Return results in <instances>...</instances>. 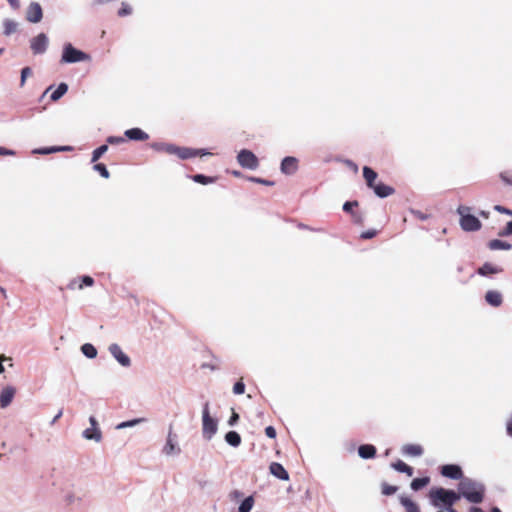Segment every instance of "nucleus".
Returning <instances> with one entry per match:
<instances>
[{
	"label": "nucleus",
	"instance_id": "nucleus-27",
	"mask_svg": "<svg viewBox=\"0 0 512 512\" xmlns=\"http://www.w3.org/2000/svg\"><path fill=\"white\" fill-rule=\"evenodd\" d=\"M488 247L491 250H510L512 245L506 241L494 239L489 242Z\"/></svg>",
	"mask_w": 512,
	"mask_h": 512
},
{
	"label": "nucleus",
	"instance_id": "nucleus-13",
	"mask_svg": "<svg viewBox=\"0 0 512 512\" xmlns=\"http://www.w3.org/2000/svg\"><path fill=\"white\" fill-rule=\"evenodd\" d=\"M15 393H16V389L13 387V386H5L1 393H0V407L1 408H6L8 407L14 396H15Z\"/></svg>",
	"mask_w": 512,
	"mask_h": 512
},
{
	"label": "nucleus",
	"instance_id": "nucleus-18",
	"mask_svg": "<svg viewBox=\"0 0 512 512\" xmlns=\"http://www.w3.org/2000/svg\"><path fill=\"white\" fill-rule=\"evenodd\" d=\"M270 473L277 477L278 479H281V480H288L289 479V474L288 472L285 470V468L280 464V463H277V462H273L270 464Z\"/></svg>",
	"mask_w": 512,
	"mask_h": 512
},
{
	"label": "nucleus",
	"instance_id": "nucleus-21",
	"mask_svg": "<svg viewBox=\"0 0 512 512\" xmlns=\"http://www.w3.org/2000/svg\"><path fill=\"white\" fill-rule=\"evenodd\" d=\"M485 299L490 305H492L494 307H498L502 303L501 293L498 291H494V290L488 291L485 295Z\"/></svg>",
	"mask_w": 512,
	"mask_h": 512
},
{
	"label": "nucleus",
	"instance_id": "nucleus-56",
	"mask_svg": "<svg viewBox=\"0 0 512 512\" xmlns=\"http://www.w3.org/2000/svg\"><path fill=\"white\" fill-rule=\"evenodd\" d=\"M3 360H10L11 361V358H6L5 356L1 355L0 356V373H3L4 372V366L2 364V361Z\"/></svg>",
	"mask_w": 512,
	"mask_h": 512
},
{
	"label": "nucleus",
	"instance_id": "nucleus-2",
	"mask_svg": "<svg viewBox=\"0 0 512 512\" xmlns=\"http://www.w3.org/2000/svg\"><path fill=\"white\" fill-rule=\"evenodd\" d=\"M458 489L460 497H464L471 503L478 504L483 501L485 488L480 482L463 478L459 483Z\"/></svg>",
	"mask_w": 512,
	"mask_h": 512
},
{
	"label": "nucleus",
	"instance_id": "nucleus-34",
	"mask_svg": "<svg viewBox=\"0 0 512 512\" xmlns=\"http://www.w3.org/2000/svg\"><path fill=\"white\" fill-rule=\"evenodd\" d=\"M81 351L89 359H94L97 356L96 348L90 343L83 344L81 346Z\"/></svg>",
	"mask_w": 512,
	"mask_h": 512
},
{
	"label": "nucleus",
	"instance_id": "nucleus-20",
	"mask_svg": "<svg viewBox=\"0 0 512 512\" xmlns=\"http://www.w3.org/2000/svg\"><path fill=\"white\" fill-rule=\"evenodd\" d=\"M176 145L166 142H154L151 144V148L157 152H164L166 154L173 155Z\"/></svg>",
	"mask_w": 512,
	"mask_h": 512
},
{
	"label": "nucleus",
	"instance_id": "nucleus-31",
	"mask_svg": "<svg viewBox=\"0 0 512 512\" xmlns=\"http://www.w3.org/2000/svg\"><path fill=\"white\" fill-rule=\"evenodd\" d=\"M392 467L398 472L406 473L408 476L413 475L412 467L408 466L406 463H404L401 460H398L397 462L393 463Z\"/></svg>",
	"mask_w": 512,
	"mask_h": 512
},
{
	"label": "nucleus",
	"instance_id": "nucleus-23",
	"mask_svg": "<svg viewBox=\"0 0 512 512\" xmlns=\"http://www.w3.org/2000/svg\"><path fill=\"white\" fill-rule=\"evenodd\" d=\"M402 452L409 456H421L423 448L418 444H407L403 446Z\"/></svg>",
	"mask_w": 512,
	"mask_h": 512
},
{
	"label": "nucleus",
	"instance_id": "nucleus-58",
	"mask_svg": "<svg viewBox=\"0 0 512 512\" xmlns=\"http://www.w3.org/2000/svg\"><path fill=\"white\" fill-rule=\"evenodd\" d=\"M196 151H199L198 156H206V155H210L211 154L210 152H208L205 149H196Z\"/></svg>",
	"mask_w": 512,
	"mask_h": 512
},
{
	"label": "nucleus",
	"instance_id": "nucleus-50",
	"mask_svg": "<svg viewBox=\"0 0 512 512\" xmlns=\"http://www.w3.org/2000/svg\"><path fill=\"white\" fill-rule=\"evenodd\" d=\"M265 434L267 435V437L269 438H275L276 437V430L274 429V427L272 426H268L266 427L265 429Z\"/></svg>",
	"mask_w": 512,
	"mask_h": 512
},
{
	"label": "nucleus",
	"instance_id": "nucleus-24",
	"mask_svg": "<svg viewBox=\"0 0 512 512\" xmlns=\"http://www.w3.org/2000/svg\"><path fill=\"white\" fill-rule=\"evenodd\" d=\"M502 272V268L495 266L491 263H485L478 269V273L482 276H487L490 274H497Z\"/></svg>",
	"mask_w": 512,
	"mask_h": 512
},
{
	"label": "nucleus",
	"instance_id": "nucleus-33",
	"mask_svg": "<svg viewBox=\"0 0 512 512\" xmlns=\"http://www.w3.org/2000/svg\"><path fill=\"white\" fill-rule=\"evenodd\" d=\"M68 90V85L66 83H61L58 87L52 92L51 100L57 101L59 100Z\"/></svg>",
	"mask_w": 512,
	"mask_h": 512
},
{
	"label": "nucleus",
	"instance_id": "nucleus-62",
	"mask_svg": "<svg viewBox=\"0 0 512 512\" xmlns=\"http://www.w3.org/2000/svg\"><path fill=\"white\" fill-rule=\"evenodd\" d=\"M60 148V151H70L72 150V147L70 146H63V147H59Z\"/></svg>",
	"mask_w": 512,
	"mask_h": 512
},
{
	"label": "nucleus",
	"instance_id": "nucleus-59",
	"mask_svg": "<svg viewBox=\"0 0 512 512\" xmlns=\"http://www.w3.org/2000/svg\"><path fill=\"white\" fill-rule=\"evenodd\" d=\"M507 432L510 436H512V419L507 424Z\"/></svg>",
	"mask_w": 512,
	"mask_h": 512
},
{
	"label": "nucleus",
	"instance_id": "nucleus-52",
	"mask_svg": "<svg viewBox=\"0 0 512 512\" xmlns=\"http://www.w3.org/2000/svg\"><path fill=\"white\" fill-rule=\"evenodd\" d=\"M375 235H376V231L375 230H369V231L363 232L361 234V238H363V239H371Z\"/></svg>",
	"mask_w": 512,
	"mask_h": 512
},
{
	"label": "nucleus",
	"instance_id": "nucleus-19",
	"mask_svg": "<svg viewBox=\"0 0 512 512\" xmlns=\"http://www.w3.org/2000/svg\"><path fill=\"white\" fill-rule=\"evenodd\" d=\"M371 189L380 198L388 197L394 193V188L384 183H377Z\"/></svg>",
	"mask_w": 512,
	"mask_h": 512
},
{
	"label": "nucleus",
	"instance_id": "nucleus-5",
	"mask_svg": "<svg viewBox=\"0 0 512 512\" xmlns=\"http://www.w3.org/2000/svg\"><path fill=\"white\" fill-rule=\"evenodd\" d=\"M209 406V402H206L202 409V435L206 440H211L218 430V422L211 417Z\"/></svg>",
	"mask_w": 512,
	"mask_h": 512
},
{
	"label": "nucleus",
	"instance_id": "nucleus-54",
	"mask_svg": "<svg viewBox=\"0 0 512 512\" xmlns=\"http://www.w3.org/2000/svg\"><path fill=\"white\" fill-rule=\"evenodd\" d=\"M239 419V416L237 413L233 412L232 416L230 417L229 421H228V424L230 426H233Z\"/></svg>",
	"mask_w": 512,
	"mask_h": 512
},
{
	"label": "nucleus",
	"instance_id": "nucleus-28",
	"mask_svg": "<svg viewBox=\"0 0 512 512\" xmlns=\"http://www.w3.org/2000/svg\"><path fill=\"white\" fill-rule=\"evenodd\" d=\"M4 35L9 36L18 29V23L12 19H4L3 21Z\"/></svg>",
	"mask_w": 512,
	"mask_h": 512
},
{
	"label": "nucleus",
	"instance_id": "nucleus-6",
	"mask_svg": "<svg viewBox=\"0 0 512 512\" xmlns=\"http://www.w3.org/2000/svg\"><path fill=\"white\" fill-rule=\"evenodd\" d=\"M162 453L167 457L178 456L181 453V448L178 443V435L173 432L172 425L169 426L166 441L162 448Z\"/></svg>",
	"mask_w": 512,
	"mask_h": 512
},
{
	"label": "nucleus",
	"instance_id": "nucleus-40",
	"mask_svg": "<svg viewBox=\"0 0 512 512\" xmlns=\"http://www.w3.org/2000/svg\"><path fill=\"white\" fill-rule=\"evenodd\" d=\"M81 283L78 284V289H83L84 286H93L94 280L90 276H83L81 279Z\"/></svg>",
	"mask_w": 512,
	"mask_h": 512
},
{
	"label": "nucleus",
	"instance_id": "nucleus-39",
	"mask_svg": "<svg viewBox=\"0 0 512 512\" xmlns=\"http://www.w3.org/2000/svg\"><path fill=\"white\" fill-rule=\"evenodd\" d=\"M59 151H60V148L54 146V147H48V148L35 149V150H33V153L34 154H50V153H55V152H59Z\"/></svg>",
	"mask_w": 512,
	"mask_h": 512
},
{
	"label": "nucleus",
	"instance_id": "nucleus-7",
	"mask_svg": "<svg viewBox=\"0 0 512 512\" xmlns=\"http://www.w3.org/2000/svg\"><path fill=\"white\" fill-rule=\"evenodd\" d=\"M237 162L242 168L250 170H255L259 166L258 158L248 149H242L239 151L237 155Z\"/></svg>",
	"mask_w": 512,
	"mask_h": 512
},
{
	"label": "nucleus",
	"instance_id": "nucleus-15",
	"mask_svg": "<svg viewBox=\"0 0 512 512\" xmlns=\"http://www.w3.org/2000/svg\"><path fill=\"white\" fill-rule=\"evenodd\" d=\"M63 501L67 506L79 505L82 502V496L75 489H67L64 491Z\"/></svg>",
	"mask_w": 512,
	"mask_h": 512
},
{
	"label": "nucleus",
	"instance_id": "nucleus-3",
	"mask_svg": "<svg viewBox=\"0 0 512 512\" xmlns=\"http://www.w3.org/2000/svg\"><path fill=\"white\" fill-rule=\"evenodd\" d=\"M471 209L467 206H459L457 213L460 216V226L464 231L473 232L481 228V222L477 217L470 213Z\"/></svg>",
	"mask_w": 512,
	"mask_h": 512
},
{
	"label": "nucleus",
	"instance_id": "nucleus-14",
	"mask_svg": "<svg viewBox=\"0 0 512 512\" xmlns=\"http://www.w3.org/2000/svg\"><path fill=\"white\" fill-rule=\"evenodd\" d=\"M441 474L444 477L450 478V479H461L462 480V470L460 466L454 465V464H448L444 465L441 468Z\"/></svg>",
	"mask_w": 512,
	"mask_h": 512
},
{
	"label": "nucleus",
	"instance_id": "nucleus-57",
	"mask_svg": "<svg viewBox=\"0 0 512 512\" xmlns=\"http://www.w3.org/2000/svg\"><path fill=\"white\" fill-rule=\"evenodd\" d=\"M62 414H63V412H62V410H60V411H59V412L54 416V418L52 419V421H51V425L55 424V423L58 421V419H60V417L62 416Z\"/></svg>",
	"mask_w": 512,
	"mask_h": 512
},
{
	"label": "nucleus",
	"instance_id": "nucleus-29",
	"mask_svg": "<svg viewBox=\"0 0 512 512\" xmlns=\"http://www.w3.org/2000/svg\"><path fill=\"white\" fill-rule=\"evenodd\" d=\"M146 418H135V419H131V420H128V421H124V422H121L119 424H117L116 426V429L117 430H122V429H125V428H132V427H135L141 423H144L146 422Z\"/></svg>",
	"mask_w": 512,
	"mask_h": 512
},
{
	"label": "nucleus",
	"instance_id": "nucleus-25",
	"mask_svg": "<svg viewBox=\"0 0 512 512\" xmlns=\"http://www.w3.org/2000/svg\"><path fill=\"white\" fill-rule=\"evenodd\" d=\"M400 503L405 508L406 512H421L418 504L406 496H400Z\"/></svg>",
	"mask_w": 512,
	"mask_h": 512
},
{
	"label": "nucleus",
	"instance_id": "nucleus-45",
	"mask_svg": "<svg viewBox=\"0 0 512 512\" xmlns=\"http://www.w3.org/2000/svg\"><path fill=\"white\" fill-rule=\"evenodd\" d=\"M131 12H132L131 7L128 4H126V3H122V7L118 11V15L121 16V17L122 16H127V15L131 14Z\"/></svg>",
	"mask_w": 512,
	"mask_h": 512
},
{
	"label": "nucleus",
	"instance_id": "nucleus-46",
	"mask_svg": "<svg viewBox=\"0 0 512 512\" xmlns=\"http://www.w3.org/2000/svg\"><path fill=\"white\" fill-rule=\"evenodd\" d=\"M32 73L31 69L29 67H25L21 71V81L20 84L23 86L25 84L26 78L30 76Z\"/></svg>",
	"mask_w": 512,
	"mask_h": 512
},
{
	"label": "nucleus",
	"instance_id": "nucleus-63",
	"mask_svg": "<svg viewBox=\"0 0 512 512\" xmlns=\"http://www.w3.org/2000/svg\"><path fill=\"white\" fill-rule=\"evenodd\" d=\"M470 511H471V512H483V511H482L480 508H478V507H472V508L470 509Z\"/></svg>",
	"mask_w": 512,
	"mask_h": 512
},
{
	"label": "nucleus",
	"instance_id": "nucleus-60",
	"mask_svg": "<svg viewBox=\"0 0 512 512\" xmlns=\"http://www.w3.org/2000/svg\"><path fill=\"white\" fill-rule=\"evenodd\" d=\"M77 282H78V280H77V279H73V280L69 283L68 288H69V289H74V288H75V285H76V283H77Z\"/></svg>",
	"mask_w": 512,
	"mask_h": 512
},
{
	"label": "nucleus",
	"instance_id": "nucleus-8",
	"mask_svg": "<svg viewBox=\"0 0 512 512\" xmlns=\"http://www.w3.org/2000/svg\"><path fill=\"white\" fill-rule=\"evenodd\" d=\"M108 351L111 356L124 368L131 366L130 357L122 350L117 343H112L108 346Z\"/></svg>",
	"mask_w": 512,
	"mask_h": 512
},
{
	"label": "nucleus",
	"instance_id": "nucleus-41",
	"mask_svg": "<svg viewBox=\"0 0 512 512\" xmlns=\"http://www.w3.org/2000/svg\"><path fill=\"white\" fill-rule=\"evenodd\" d=\"M228 497L231 501H238L240 498L243 497V492L238 490V489H234L232 491L229 492L228 494Z\"/></svg>",
	"mask_w": 512,
	"mask_h": 512
},
{
	"label": "nucleus",
	"instance_id": "nucleus-51",
	"mask_svg": "<svg viewBox=\"0 0 512 512\" xmlns=\"http://www.w3.org/2000/svg\"><path fill=\"white\" fill-rule=\"evenodd\" d=\"M494 209L500 213H503V214H507V215H512V211L503 207V206H500V205H496L494 207Z\"/></svg>",
	"mask_w": 512,
	"mask_h": 512
},
{
	"label": "nucleus",
	"instance_id": "nucleus-11",
	"mask_svg": "<svg viewBox=\"0 0 512 512\" xmlns=\"http://www.w3.org/2000/svg\"><path fill=\"white\" fill-rule=\"evenodd\" d=\"M26 20L30 23H39L43 18V10L38 2H31L26 9Z\"/></svg>",
	"mask_w": 512,
	"mask_h": 512
},
{
	"label": "nucleus",
	"instance_id": "nucleus-32",
	"mask_svg": "<svg viewBox=\"0 0 512 512\" xmlns=\"http://www.w3.org/2000/svg\"><path fill=\"white\" fill-rule=\"evenodd\" d=\"M255 500L253 496L246 497L240 504L239 512H250L254 506Z\"/></svg>",
	"mask_w": 512,
	"mask_h": 512
},
{
	"label": "nucleus",
	"instance_id": "nucleus-9",
	"mask_svg": "<svg viewBox=\"0 0 512 512\" xmlns=\"http://www.w3.org/2000/svg\"><path fill=\"white\" fill-rule=\"evenodd\" d=\"M90 427L82 432L83 438L99 443L102 440V432L94 416L89 417Z\"/></svg>",
	"mask_w": 512,
	"mask_h": 512
},
{
	"label": "nucleus",
	"instance_id": "nucleus-55",
	"mask_svg": "<svg viewBox=\"0 0 512 512\" xmlns=\"http://www.w3.org/2000/svg\"><path fill=\"white\" fill-rule=\"evenodd\" d=\"M15 152L13 150L6 149L4 147H0V155H14Z\"/></svg>",
	"mask_w": 512,
	"mask_h": 512
},
{
	"label": "nucleus",
	"instance_id": "nucleus-35",
	"mask_svg": "<svg viewBox=\"0 0 512 512\" xmlns=\"http://www.w3.org/2000/svg\"><path fill=\"white\" fill-rule=\"evenodd\" d=\"M430 479L428 477L423 478H415L411 482V488L415 491L420 490L425 487L429 483Z\"/></svg>",
	"mask_w": 512,
	"mask_h": 512
},
{
	"label": "nucleus",
	"instance_id": "nucleus-49",
	"mask_svg": "<svg viewBox=\"0 0 512 512\" xmlns=\"http://www.w3.org/2000/svg\"><path fill=\"white\" fill-rule=\"evenodd\" d=\"M250 180L253 181V182H256V183H259V184H263V185H268V186H271V185L274 184L273 182L265 180V179H262V178L250 177Z\"/></svg>",
	"mask_w": 512,
	"mask_h": 512
},
{
	"label": "nucleus",
	"instance_id": "nucleus-36",
	"mask_svg": "<svg viewBox=\"0 0 512 512\" xmlns=\"http://www.w3.org/2000/svg\"><path fill=\"white\" fill-rule=\"evenodd\" d=\"M192 179L195 182L203 184V185L211 184V183H213L215 181V178L208 177V176H205V175H202V174H196V175H194L192 177Z\"/></svg>",
	"mask_w": 512,
	"mask_h": 512
},
{
	"label": "nucleus",
	"instance_id": "nucleus-16",
	"mask_svg": "<svg viewBox=\"0 0 512 512\" xmlns=\"http://www.w3.org/2000/svg\"><path fill=\"white\" fill-rule=\"evenodd\" d=\"M199 151L188 147L176 146L173 155H176L179 159L186 160L198 156Z\"/></svg>",
	"mask_w": 512,
	"mask_h": 512
},
{
	"label": "nucleus",
	"instance_id": "nucleus-38",
	"mask_svg": "<svg viewBox=\"0 0 512 512\" xmlns=\"http://www.w3.org/2000/svg\"><path fill=\"white\" fill-rule=\"evenodd\" d=\"M94 170L97 171L102 177L104 178H109L110 174H109V171L107 170L106 166L102 163H97L94 165Z\"/></svg>",
	"mask_w": 512,
	"mask_h": 512
},
{
	"label": "nucleus",
	"instance_id": "nucleus-1",
	"mask_svg": "<svg viewBox=\"0 0 512 512\" xmlns=\"http://www.w3.org/2000/svg\"><path fill=\"white\" fill-rule=\"evenodd\" d=\"M430 503L436 508H442L438 512H457L453 505L460 499V495L453 490L444 488L433 489L429 493Z\"/></svg>",
	"mask_w": 512,
	"mask_h": 512
},
{
	"label": "nucleus",
	"instance_id": "nucleus-44",
	"mask_svg": "<svg viewBox=\"0 0 512 512\" xmlns=\"http://www.w3.org/2000/svg\"><path fill=\"white\" fill-rule=\"evenodd\" d=\"M244 391H245V385H244V383H243L242 381H238V382H236V383H235V385H234V387H233V392H234L235 394L240 395V394H243V393H244Z\"/></svg>",
	"mask_w": 512,
	"mask_h": 512
},
{
	"label": "nucleus",
	"instance_id": "nucleus-47",
	"mask_svg": "<svg viewBox=\"0 0 512 512\" xmlns=\"http://www.w3.org/2000/svg\"><path fill=\"white\" fill-rule=\"evenodd\" d=\"M124 141H125V139H124L123 137L109 136V137L107 138V142H108L109 144H112V145H114V144H121V143H123Z\"/></svg>",
	"mask_w": 512,
	"mask_h": 512
},
{
	"label": "nucleus",
	"instance_id": "nucleus-22",
	"mask_svg": "<svg viewBox=\"0 0 512 512\" xmlns=\"http://www.w3.org/2000/svg\"><path fill=\"white\" fill-rule=\"evenodd\" d=\"M358 454L363 459H370L375 456L376 448L373 445L364 444L358 448Z\"/></svg>",
	"mask_w": 512,
	"mask_h": 512
},
{
	"label": "nucleus",
	"instance_id": "nucleus-53",
	"mask_svg": "<svg viewBox=\"0 0 512 512\" xmlns=\"http://www.w3.org/2000/svg\"><path fill=\"white\" fill-rule=\"evenodd\" d=\"M12 9L18 10L20 8L19 0H7Z\"/></svg>",
	"mask_w": 512,
	"mask_h": 512
},
{
	"label": "nucleus",
	"instance_id": "nucleus-43",
	"mask_svg": "<svg viewBox=\"0 0 512 512\" xmlns=\"http://www.w3.org/2000/svg\"><path fill=\"white\" fill-rule=\"evenodd\" d=\"M498 234L501 237L512 235V221H509L506 224L505 228L502 231H500Z\"/></svg>",
	"mask_w": 512,
	"mask_h": 512
},
{
	"label": "nucleus",
	"instance_id": "nucleus-30",
	"mask_svg": "<svg viewBox=\"0 0 512 512\" xmlns=\"http://www.w3.org/2000/svg\"><path fill=\"white\" fill-rule=\"evenodd\" d=\"M225 441L232 447H238L241 443V437L236 431H229L225 435Z\"/></svg>",
	"mask_w": 512,
	"mask_h": 512
},
{
	"label": "nucleus",
	"instance_id": "nucleus-4",
	"mask_svg": "<svg viewBox=\"0 0 512 512\" xmlns=\"http://www.w3.org/2000/svg\"><path fill=\"white\" fill-rule=\"evenodd\" d=\"M91 56L79 49H76L71 43H66L63 46L61 62L72 64L78 62L90 61Z\"/></svg>",
	"mask_w": 512,
	"mask_h": 512
},
{
	"label": "nucleus",
	"instance_id": "nucleus-42",
	"mask_svg": "<svg viewBox=\"0 0 512 512\" xmlns=\"http://www.w3.org/2000/svg\"><path fill=\"white\" fill-rule=\"evenodd\" d=\"M397 491V487L396 486H391V485H388V484H384L382 486V493L384 495H392L394 494L395 492Z\"/></svg>",
	"mask_w": 512,
	"mask_h": 512
},
{
	"label": "nucleus",
	"instance_id": "nucleus-26",
	"mask_svg": "<svg viewBox=\"0 0 512 512\" xmlns=\"http://www.w3.org/2000/svg\"><path fill=\"white\" fill-rule=\"evenodd\" d=\"M363 177L365 178L368 187L372 188L375 185L374 181L377 178V173L370 167L365 166L363 168Z\"/></svg>",
	"mask_w": 512,
	"mask_h": 512
},
{
	"label": "nucleus",
	"instance_id": "nucleus-64",
	"mask_svg": "<svg viewBox=\"0 0 512 512\" xmlns=\"http://www.w3.org/2000/svg\"><path fill=\"white\" fill-rule=\"evenodd\" d=\"M491 512H501V510L498 507H493Z\"/></svg>",
	"mask_w": 512,
	"mask_h": 512
},
{
	"label": "nucleus",
	"instance_id": "nucleus-37",
	"mask_svg": "<svg viewBox=\"0 0 512 512\" xmlns=\"http://www.w3.org/2000/svg\"><path fill=\"white\" fill-rule=\"evenodd\" d=\"M108 150V146L107 145H101L100 147H98L97 149H95L92 153V159L91 161L93 163H95L96 161H98V159L107 152Z\"/></svg>",
	"mask_w": 512,
	"mask_h": 512
},
{
	"label": "nucleus",
	"instance_id": "nucleus-12",
	"mask_svg": "<svg viewBox=\"0 0 512 512\" xmlns=\"http://www.w3.org/2000/svg\"><path fill=\"white\" fill-rule=\"evenodd\" d=\"M298 169V160L295 157L287 156L285 157L280 166V170L283 174L292 175Z\"/></svg>",
	"mask_w": 512,
	"mask_h": 512
},
{
	"label": "nucleus",
	"instance_id": "nucleus-48",
	"mask_svg": "<svg viewBox=\"0 0 512 512\" xmlns=\"http://www.w3.org/2000/svg\"><path fill=\"white\" fill-rule=\"evenodd\" d=\"M357 205H358L357 201H353V202L347 201L343 205V210L345 212H351L353 207H356Z\"/></svg>",
	"mask_w": 512,
	"mask_h": 512
},
{
	"label": "nucleus",
	"instance_id": "nucleus-61",
	"mask_svg": "<svg viewBox=\"0 0 512 512\" xmlns=\"http://www.w3.org/2000/svg\"><path fill=\"white\" fill-rule=\"evenodd\" d=\"M348 165H349V166H351V168H353L355 172H357L358 167H357V165H356V164H354V163H353V162H351V161H348Z\"/></svg>",
	"mask_w": 512,
	"mask_h": 512
},
{
	"label": "nucleus",
	"instance_id": "nucleus-17",
	"mask_svg": "<svg viewBox=\"0 0 512 512\" xmlns=\"http://www.w3.org/2000/svg\"><path fill=\"white\" fill-rule=\"evenodd\" d=\"M125 136L130 140L145 141L149 135L140 128H131L125 131Z\"/></svg>",
	"mask_w": 512,
	"mask_h": 512
},
{
	"label": "nucleus",
	"instance_id": "nucleus-10",
	"mask_svg": "<svg viewBox=\"0 0 512 512\" xmlns=\"http://www.w3.org/2000/svg\"><path fill=\"white\" fill-rule=\"evenodd\" d=\"M49 39L45 33H40L30 40V48L34 54H43L46 52Z\"/></svg>",
	"mask_w": 512,
	"mask_h": 512
}]
</instances>
